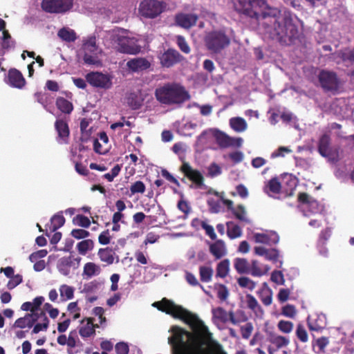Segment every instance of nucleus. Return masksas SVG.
<instances>
[{
    "instance_id": "obj_17",
    "label": "nucleus",
    "mask_w": 354,
    "mask_h": 354,
    "mask_svg": "<svg viewBox=\"0 0 354 354\" xmlns=\"http://www.w3.org/2000/svg\"><path fill=\"white\" fill-rule=\"evenodd\" d=\"M127 66L132 72L138 73L149 68L151 63L146 58L136 57L129 60Z\"/></svg>"
},
{
    "instance_id": "obj_54",
    "label": "nucleus",
    "mask_w": 354,
    "mask_h": 354,
    "mask_svg": "<svg viewBox=\"0 0 354 354\" xmlns=\"http://www.w3.org/2000/svg\"><path fill=\"white\" fill-rule=\"evenodd\" d=\"M229 296V291L223 284H218L217 288V297L221 301H225Z\"/></svg>"
},
{
    "instance_id": "obj_1",
    "label": "nucleus",
    "mask_w": 354,
    "mask_h": 354,
    "mask_svg": "<svg viewBox=\"0 0 354 354\" xmlns=\"http://www.w3.org/2000/svg\"><path fill=\"white\" fill-rule=\"evenodd\" d=\"M153 306L174 318L182 320L193 330L189 332L178 326H171V335L168 338L171 354H227L221 345H209L211 333L196 315L167 298L155 302Z\"/></svg>"
},
{
    "instance_id": "obj_38",
    "label": "nucleus",
    "mask_w": 354,
    "mask_h": 354,
    "mask_svg": "<svg viewBox=\"0 0 354 354\" xmlns=\"http://www.w3.org/2000/svg\"><path fill=\"white\" fill-rule=\"evenodd\" d=\"M270 342L275 345L277 348L286 346L289 344V340L286 337L281 335H272L269 339Z\"/></svg>"
},
{
    "instance_id": "obj_7",
    "label": "nucleus",
    "mask_w": 354,
    "mask_h": 354,
    "mask_svg": "<svg viewBox=\"0 0 354 354\" xmlns=\"http://www.w3.org/2000/svg\"><path fill=\"white\" fill-rule=\"evenodd\" d=\"M212 313L213 319L222 324H226L227 322H230L232 324L237 325L241 322H245L248 319L242 311H239L238 313L242 315L241 317H239L235 315L234 311L230 310L227 312L222 307L212 308Z\"/></svg>"
},
{
    "instance_id": "obj_20",
    "label": "nucleus",
    "mask_w": 354,
    "mask_h": 354,
    "mask_svg": "<svg viewBox=\"0 0 354 354\" xmlns=\"http://www.w3.org/2000/svg\"><path fill=\"white\" fill-rule=\"evenodd\" d=\"M254 239L256 243L272 245L277 244L279 241V237L277 234L268 235L263 233H256L254 235Z\"/></svg>"
},
{
    "instance_id": "obj_35",
    "label": "nucleus",
    "mask_w": 354,
    "mask_h": 354,
    "mask_svg": "<svg viewBox=\"0 0 354 354\" xmlns=\"http://www.w3.org/2000/svg\"><path fill=\"white\" fill-rule=\"evenodd\" d=\"M269 269L270 268L268 266H266L265 270H263L259 266V261L257 260H252L250 266V273L254 277H261L266 273Z\"/></svg>"
},
{
    "instance_id": "obj_27",
    "label": "nucleus",
    "mask_w": 354,
    "mask_h": 354,
    "mask_svg": "<svg viewBox=\"0 0 354 354\" xmlns=\"http://www.w3.org/2000/svg\"><path fill=\"white\" fill-rule=\"evenodd\" d=\"M234 266L239 274L250 273V265L245 258H236L234 260Z\"/></svg>"
},
{
    "instance_id": "obj_39",
    "label": "nucleus",
    "mask_w": 354,
    "mask_h": 354,
    "mask_svg": "<svg viewBox=\"0 0 354 354\" xmlns=\"http://www.w3.org/2000/svg\"><path fill=\"white\" fill-rule=\"evenodd\" d=\"M31 317L30 315H27V314L24 317H20L17 319L14 324L15 328H24L26 327L31 328L34 326L32 323V320L30 319L28 317Z\"/></svg>"
},
{
    "instance_id": "obj_14",
    "label": "nucleus",
    "mask_w": 354,
    "mask_h": 354,
    "mask_svg": "<svg viewBox=\"0 0 354 354\" xmlns=\"http://www.w3.org/2000/svg\"><path fill=\"white\" fill-rule=\"evenodd\" d=\"M5 80L11 87L19 89L23 88L26 85V80L22 73L16 68H10L8 71Z\"/></svg>"
},
{
    "instance_id": "obj_51",
    "label": "nucleus",
    "mask_w": 354,
    "mask_h": 354,
    "mask_svg": "<svg viewBox=\"0 0 354 354\" xmlns=\"http://www.w3.org/2000/svg\"><path fill=\"white\" fill-rule=\"evenodd\" d=\"M130 191L132 194L136 193L143 194L145 191V185L143 182L140 180L136 181L131 185Z\"/></svg>"
},
{
    "instance_id": "obj_19",
    "label": "nucleus",
    "mask_w": 354,
    "mask_h": 354,
    "mask_svg": "<svg viewBox=\"0 0 354 354\" xmlns=\"http://www.w3.org/2000/svg\"><path fill=\"white\" fill-rule=\"evenodd\" d=\"M55 129L58 134V138L64 142H67V140L70 135L69 127L66 121L63 119H57L55 122Z\"/></svg>"
},
{
    "instance_id": "obj_37",
    "label": "nucleus",
    "mask_w": 354,
    "mask_h": 354,
    "mask_svg": "<svg viewBox=\"0 0 354 354\" xmlns=\"http://www.w3.org/2000/svg\"><path fill=\"white\" fill-rule=\"evenodd\" d=\"M62 261V265L65 266H68L69 268H73V269H77L80 264V261L82 258L80 257H73V256H69L67 257H63L60 259Z\"/></svg>"
},
{
    "instance_id": "obj_45",
    "label": "nucleus",
    "mask_w": 354,
    "mask_h": 354,
    "mask_svg": "<svg viewBox=\"0 0 354 354\" xmlns=\"http://www.w3.org/2000/svg\"><path fill=\"white\" fill-rule=\"evenodd\" d=\"M307 322L310 330L320 331L324 328V324L322 320H312L310 318H308Z\"/></svg>"
},
{
    "instance_id": "obj_46",
    "label": "nucleus",
    "mask_w": 354,
    "mask_h": 354,
    "mask_svg": "<svg viewBox=\"0 0 354 354\" xmlns=\"http://www.w3.org/2000/svg\"><path fill=\"white\" fill-rule=\"evenodd\" d=\"M279 330L284 333H290L293 329V324L290 321L280 320L278 322Z\"/></svg>"
},
{
    "instance_id": "obj_15",
    "label": "nucleus",
    "mask_w": 354,
    "mask_h": 354,
    "mask_svg": "<svg viewBox=\"0 0 354 354\" xmlns=\"http://www.w3.org/2000/svg\"><path fill=\"white\" fill-rule=\"evenodd\" d=\"M198 16L194 13H178L175 17L176 24L183 28L189 29L195 26Z\"/></svg>"
},
{
    "instance_id": "obj_60",
    "label": "nucleus",
    "mask_w": 354,
    "mask_h": 354,
    "mask_svg": "<svg viewBox=\"0 0 354 354\" xmlns=\"http://www.w3.org/2000/svg\"><path fill=\"white\" fill-rule=\"evenodd\" d=\"M74 220L76 221L77 224L82 227L87 228L91 225L89 218L84 215L78 214L75 216Z\"/></svg>"
},
{
    "instance_id": "obj_41",
    "label": "nucleus",
    "mask_w": 354,
    "mask_h": 354,
    "mask_svg": "<svg viewBox=\"0 0 354 354\" xmlns=\"http://www.w3.org/2000/svg\"><path fill=\"white\" fill-rule=\"evenodd\" d=\"M237 283L240 287L248 288L250 290H254L256 286L255 282L247 277H239L237 279Z\"/></svg>"
},
{
    "instance_id": "obj_44",
    "label": "nucleus",
    "mask_w": 354,
    "mask_h": 354,
    "mask_svg": "<svg viewBox=\"0 0 354 354\" xmlns=\"http://www.w3.org/2000/svg\"><path fill=\"white\" fill-rule=\"evenodd\" d=\"M296 335L301 342H307L308 336L306 330L301 324H299L296 329Z\"/></svg>"
},
{
    "instance_id": "obj_2",
    "label": "nucleus",
    "mask_w": 354,
    "mask_h": 354,
    "mask_svg": "<svg viewBox=\"0 0 354 354\" xmlns=\"http://www.w3.org/2000/svg\"><path fill=\"white\" fill-rule=\"evenodd\" d=\"M262 20L263 25L268 28L270 37L281 45H290L299 38L298 27L289 12L281 14L279 10L269 8Z\"/></svg>"
},
{
    "instance_id": "obj_3",
    "label": "nucleus",
    "mask_w": 354,
    "mask_h": 354,
    "mask_svg": "<svg viewBox=\"0 0 354 354\" xmlns=\"http://www.w3.org/2000/svg\"><path fill=\"white\" fill-rule=\"evenodd\" d=\"M155 95L158 101L163 104H180L190 99L185 88L176 83H168L156 89Z\"/></svg>"
},
{
    "instance_id": "obj_12",
    "label": "nucleus",
    "mask_w": 354,
    "mask_h": 354,
    "mask_svg": "<svg viewBox=\"0 0 354 354\" xmlns=\"http://www.w3.org/2000/svg\"><path fill=\"white\" fill-rule=\"evenodd\" d=\"M180 171L184 175L199 188L203 185L204 177L200 171L193 169L188 162H183L180 167Z\"/></svg>"
},
{
    "instance_id": "obj_10",
    "label": "nucleus",
    "mask_w": 354,
    "mask_h": 354,
    "mask_svg": "<svg viewBox=\"0 0 354 354\" xmlns=\"http://www.w3.org/2000/svg\"><path fill=\"white\" fill-rule=\"evenodd\" d=\"M213 136L217 145L223 149L230 147H240L243 143V139L241 138H235L230 137L225 133L218 129L214 130Z\"/></svg>"
},
{
    "instance_id": "obj_22",
    "label": "nucleus",
    "mask_w": 354,
    "mask_h": 354,
    "mask_svg": "<svg viewBox=\"0 0 354 354\" xmlns=\"http://www.w3.org/2000/svg\"><path fill=\"white\" fill-rule=\"evenodd\" d=\"M65 223V218L62 215V212H58L53 215L50 218V224L46 225V227L50 232H55L57 229L62 227Z\"/></svg>"
},
{
    "instance_id": "obj_64",
    "label": "nucleus",
    "mask_w": 354,
    "mask_h": 354,
    "mask_svg": "<svg viewBox=\"0 0 354 354\" xmlns=\"http://www.w3.org/2000/svg\"><path fill=\"white\" fill-rule=\"evenodd\" d=\"M270 279L272 281L277 284H283L284 283L283 274L281 271H273L271 274Z\"/></svg>"
},
{
    "instance_id": "obj_31",
    "label": "nucleus",
    "mask_w": 354,
    "mask_h": 354,
    "mask_svg": "<svg viewBox=\"0 0 354 354\" xmlns=\"http://www.w3.org/2000/svg\"><path fill=\"white\" fill-rule=\"evenodd\" d=\"M230 127L236 132H242L247 128V123L242 118H233L230 120Z\"/></svg>"
},
{
    "instance_id": "obj_33",
    "label": "nucleus",
    "mask_w": 354,
    "mask_h": 354,
    "mask_svg": "<svg viewBox=\"0 0 354 354\" xmlns=\"http://www.w3.org/2000/svg\"><path fill=\"white\" fill-rule=\"evenodd\" d=\"M230 270V261L228 259H224L221 261L216 267V276L224 278L225 277Z\"/></svg>"
},
{
    "instance_id": "obj_9",
    "label": "nucleus",
    "mask_w": 354,
    "mask_h": 354,
    "mask_svg": "<svg viewBox=\"0 0 354 354\" xmlns=\"http://www.w3.org/2000/svg\"><path fill=\"white\" fill-rule=\"evenodd\" d=\"M164 9L162 2L156 0H144L140 4V13L147 18H155L162 13Z\"/></svg>"
},
{
    "instance_id": "obj_30",
    "label": "nucleus",
    "mask_w": 354,
    "mask_h": 354,
    "mask_svg": "<svg viewBox=\"0 0 354 354\" xmlns=\"http://www.w3.org/2000/svg\"><path fill=\"white\" fill-rule=\"evenodd\" d=\"M57 35L63 41H65L67 42L75 41L77 39L75 32L73 30L69 29L68 28H61L58 31Z\"/></svg>"
},
{
    "instance_id": "obj_13",
    "label": "nucleus",
    "mask_w": 354,
    "mask_h": 354,
    "mask_svg": "<svg viewBox=\"0 0 354 354\" xmlns=\"http://www.w3.org/2000/svg\"><path fill=\"white\" fill-rule=\"evenodd\" d=\"M159 58L162 66L169 68L178 63L181 60L182 55L176 50L169 48Z\"/></svg>"
},
{
    "instance_id": "obj_28",
    "label": "nucleus",
    "mask_w": 354,
    "mask_h": 354,
    "mask_svg": "<svg viewBox=\"0 0 354 354\" xmlns=\"http://www.w3.org/2000/svg\"><path fill=\"white\" fill-rule=\"evenodd\" d=\"M98 327L97 324H93V318L87 319V324L80 328L79 333L82 337H88L95 333V328Z\"/></svg>"
},
{
    "instance_id": "obj_48",
    "label": "nucleus",
    "mask_w": 354,
    "mask_h": 354,
    "mask_svg": "<svg viewBox=\"0 0 354 354\" xmlns=\"http://www.w3.org/2000/svg\"><path fill=\"white\" fill-rule=\"evenodd\" d=\"M253 325L251 322H248L245 325L241 326V336L243 339H248L253 331Z\"/></svg>"
},
{
    "instance_id": "obj_56",
    "label": "nucleus",
    "mask_w": 354,
    "mask_h": 354,
    "mask_svg": "<svg viewBox=\"0 0 354 354\" xmlns=\"http://www.w3.org/2000/svg\"><path fill=\"white\" fill-rule=\"evenodd\" d=\"M177 44L180 50L184 53L188 54L190 52V48L183 36L179 35L177 37Z\"/></svg>"
},
{
    "instance_id": "obj_61",
    "label": "nucleus",
    "mask_w": 354,
    "mask_h": 354,
    "mask_svg": "<svg viewBox=\"0 0 354 354\" xmlns=\"http://www.w3.org/2000/svg\"><path fill=\"white\" fill-rule=\"evenodd\" d=\"M22 282V276L21 274H15L10 278V280L7 284V287L9 290L15 288L17 286Z\"/></svg>"
},
{
    "instance_id": "obj_34",
    "label": "nucleus",
    "mask_w": 354,
    "mask_h": 354,
    "mask_svg": "<svg viewBox=\"0 0 354 354\" xmlns=\"http://www.w3.org/2000/svg\"><path fill=\"white\" fill-rule=\"evenodd\" d=\"M74 288L66 284H63L59 287L60 296L63 301L69 300L74 297Z\"/></svg>"
},
{
    "instance_id": "obj_25",
    "label": "nucleus",
    "mask_w": 354,
    "mask_h": 354,
    "mask_svg": "<svg viewBox=\"0 0 354 354\" xmlns=\"http://www.w3.org/2000/svg\"><path fill=\"white\" fill-rule=\"evenodd\" d=\"M100 272L101 268L99 266L93 262H88L84 266L82 274L84 279H90L93 276L98 275Z\"/></svg>"
},
{
    "instance_id": "obj_49",
    "label": "nucleus",
    "mask_w": 354,
    "mask_h": 354,
    "mask_svg": "<svg viewBox=\"0 0 354 354\" xmlns=\"http://www.w3.org/2000/svg\"><path fill=\"white\" fill-rule=\"evenodd\" d=\"M268 186L270 191L274 194H279L281 191V183L277 178L270 179Z\"/></svg>"
},
{
    "instance_id": "obj_23",
    "label": "nucleus",
    "mask_w": 354,
    "mask_h": 354,
    "mask_svg": "<svg viewBox=\"0 0 354 354\" xmlns=\"http://www.w3.org/2000/svg\"><path fill=\"white\" fill-rule=\"evenodd\" d=\"M245 297L248 308L252 310L257 317H261L263 315V310L256 298L250 294H248Z\"/></svg>"
},
{
    "instance_id": "obj_11",
    "label": "nucleus",
    "mask_w": 354,
    "mask_h": 354,
    "mask_svg": "<svg viewBox=\"0 0 354 354\" xmlns=\"http://www.w3.org/2000/svg\"><path fill=\"white\" fill-rule=\"evenodd\" d=\"M86 81L93 86L102 88H109L112 85L109 75L100 72H91L86 75Z\"/></svg>"
},
{
    "instance_id": "obj_32",
    "label": "nucleus",
    "mask_w": 354,
    "mask_h": 354,
    "mask_svg": "<svg viewBox=\"0 0 354 354\" xmlns=\"http://www.w3.org/2000/svg\"><path fill=\"white\" fill-rule=\"evenodd\" d=\"M94 242L91 239H85L79 242L77 245V250L82 255H85L88 251L93 250Z\"/></svg>"
},
{
    "instance_id": "obj_40",
    "label": "nucleus",
    "mask_w": 354,
    "mask_h": 354,
    "mask_svg": "<svg viewBox=\"0 0 354 354\" xmlns=\"http://www.w3.org/2000/svg\"><path fill=\"white\" fill-rule=\"evenodd\" d=\"M83 48L85 53H95L97 50L95 37H90L83 44Z\"/></svg>"
},
{
    "instance_id": "obj_21",
    "label": "nucleus",
    "mask_w": 354,
    "mask_h": 354,
    "mask_svg": "<svg viewBox=\"0 0 354 354\" xmlns=\"http://www.w3.org/2000/svg\"><path fill=\"white\" fill-rule=\"evenodd\" d=\"M210 253L217 259L223 257L226 253L225 243L218 239L209 245Z\"/></svg>"
},
{
    "instance_id": "obj_24",
    "label": "nucleus",
    "mask_w": 354,
    "mask_h": 354,
    "mask_svg": "<svg viewBox=\"0 0 354 354\" xmlns=\"http://www.w3.org/2000/svg\"><path fill=\"white\" fill-rule=\"evenodd\" d=\"M55 104L57 108L64 114H71L73 110L72 102L63 97H58L56 99Z\"/></svg>"
},
{
    "instance_id": "obj_6",
    "label": "nucleus",
    "mask_w": 354,
    "mask_h": 354,
    "mask_svg": "<svg viewBox=\"0 0 354 354\" xmlns=\"http://www.w3.org/2000/svg\"><path fill=\"white\" fill-rule=\"evenodd\" d=\"M317 77L320 86L325 92L335 93L339 91L340 82L335 72L322 69Z\"/></svg>"
},
{
    "instance_id": "obj_59",
    "label": "nucleus",
    "mask_w": 354,
    "mask_h": 354,
    "mask_svg": "<svg viewBox=\"0 0 354 354\" xmlns=\"http://www.w3.org/2000/svg\"><path fill=\"white\" fill-rule=\"evenodd\" d=\"M49 320L47 317H45L44 322L36 324L32 330V333L37 334L41 330H46L48 328Z\"/></svg>"
},
{
    "instance_id": "obj_5",
    "label": "nucleus",
    "mask_w": 354,
    "mask_h": 354,
    "mask_svg": "<svg viewBox=\"0 0 354 354\" xmlns=\"http://www.w3.org/2000/svg\"><path fill=\"white\" fill-rule=\"evenodd\" d=\"M204 42L209 51L218 54L230 45L231 39L224 30H214L205 35Z\"/></svg>"
},
{
    "instance_id": "obj_43",
    "label": "nucleus",
    "mask_w": 354,
    "mask_h": 354,
    "mask_svg": "<svg viewBox=\"0 0 354 354\" xmlns=\"http://www.w3.org/2000/svg\"><path fill=\"white\" fill-rule=\"evenodd\" d=\"M339 57L344 62L354 63V48L353 49L345 50L339 53Z\"/></svg>"
},
{
    "instance_id": "obj_29",
    "label": "nucleus",
    "mask_w": 354,
    "mask_h": 354,
    "mask_svg": "<svg viewBox=\"0 0 354 354\" xmlns=\"http://www.w3.org/2000/svg\"><path fill=\"white\" fill-rule=\"evenodd\" d=\"M142 99L136 93H131L127 97L129 106L133 110L139 109L142 105Z\"/></svg>"
},
{
    "instance_id": "obj_47",
    "label": "nucleus",
    "mask_w": 354,
    "mask_h": 354,
    "mask_svg": "<svg viewBox=\"0 0 354 354\" xmlns=\"http://www.w3.org/2000/svg\"><path fill=\"white\" fill-rule=\"evenodd\" d=\"M330 236L331 230L329 227H326V229L322 230L317 241L319 245L323 246L324 245H326V241L329 239Z\"/></svg>"
},
{
    "instance_id": "obj_50",
    "label": "nucleus",
    "mask_w": 354,
    "mask_h": 354,
    "mask_svg": "<svg viewBox=\"0 0 354 354\" xmlns=\"http://www.w3.org/2000/svg\"><path fill=\"white\" fill-rule=\"evenodd\" d=\"M201 226L205 231L206 235H207L212 240L216 239V234L214 232V227L212 225L203 221L201 222Z\"/></svg>"
},
{
    "instance_id": "obj_62",
    "label": "nucleus",
    "mask_w": 354,
    "mask_h": 354,
    "mask_svg": "<svg viewBox=\"0 0 354 354\" xmlns=\"http://www.w3.org/2000/svg\"><path fill=\"white\" fill-rule=\"evenodd\" d=\"M111 236L109 230L102 232L98 236V241L101 245H107L110 243Z\"/></svg>"
},
{
    "instance_id": "obj_42",
    "label": "nucleus",
    "mask_w": 354,
    "mask_h": 354,
    "mask_svg": "<svg viewBox=\"0 0 354 354\" xmlns=\"http://www.w3.org/2000/svg\"><path fill=\"white\" fill-rule=\"evenodd\" d=\"M230 222L227 223V226L228 227L227 234L228 237L231 239H234L241 236L242 234L241 227L238 225H234L232 227L230 228Z\"/></svg>"
},
{
    "instance_id": "obj_26",
    "label": "nucleus",
    "mask_w": 354,
    "mask_h": 354,
    "mask_svg": "<svg viewBox=\"0 0 354 354\" xmlns=\"http://www.w3.org/2000/svg\"><path fill=\"white\" fill-rule=\"evenodd\" d=\"M114 254L115 252L113 250L109 247L100 248L97 252V255L101 261L106 263L107 265H111L113 263Z\"/></svg>"
},
{
    "instance_id": "obj_55",
    "label": "nucleus",
    "mask_w": 354,
    "mask_h": 354,
    "mask_svg": "<svg viewBox=\"0 0 354 354\" xmlns=\"http://www.w3.org/2000/svg\"><path fill=\"white\" fill-rule=\"evenodd\" d=\"M265 258L267 260L272 261L273 263H277L279 257V250L275 248L268 249Z\"/></svg>"
},
{
    "instance_id": "obj_52",
    "label": "nucleus",
    "mask_w": 354,
    "mask_h": 354,
    "mask_svg": "<svg viewBox=\"0 0 354 354\" xmlns=\"http://www.w3.org/2000/svg\"><path fill=\"white\" fill-rule=\"evenodd\" d=\"M234 216L240 220L245 221V209L243 205H239L236 207H234L232 211Z\"/></svg>"
},
{
    "instance_id": "obj_8",
    "label": "nucleus",
    "mask_w": 354,
    "mask_h": 354,
    "mask_svg": "<svg viewBox=\"0 0 354 354\" xmlns=\"http://www.w3.org/2000/svg\"><path fill=\"white\" fill-rule=\"evenodd\" d=\"M73 6V0H42L41 7L47 13H65Z\"/></svg>"
},
{
    "instance_id": "obj_36",
    "label": "nucleus",
    "mask_w": 354,
    "mask_h": 354,
    "mask_svg": "<svg viewBox=\"0 0 354 354\" xmlns=\"http://www.w3.org/2000/svg\"><path fill=\"white\" fill-rule=\"evenodd\" d=\"M200 279L203 282H209L213 275V270L208 266H201L199 268Z\"/></svg>"
},
{
    "instance_id": "obj_63",
    "label": "nucleus",
    "mask_w": 354,
    "mask_h": 354,
    "mask_svg": "<svg viewBox=\"0 0 354 354\" xmlns=\"http://www.w3.org/2000/svg\"><path fill=\"white\" fill-rule=\"evenodd\" d=\"M115 349L117 354H128L129 351L127 343L123 342L117 343Z\"/></svg>"
},
{
    "instance_id": "obj_4",
    "label": "nucleus",
    "mask_w": 354,
    "mask_h": 354,
    "mask_svg": "<svg viewBox=\"0 0 354 354\" xmlns=\"http://www.w3.org/2000/svg\"><path fill=\"white\" fill-rule=\"evenodd\" d=\"M234 10L249 17L259 21L263 19V14L266 12L264 8L267 3L265 0H232Z\"/></svg>"
},
{
    "instance_id": "obj_18",
    "label": "nucleus",
    "mask_w": 354,
    "mask_h": 354,
    "mask_svg": "<svg viewBox=\"0 0 354 354\" xmlns=\"http://www.w3.org/2000/svg\"><path fill=\"white\" fill-rule=\"evenodd\" d=\"M331 139L330 135L324 133L320 136L318 141L317 149L319 154L324 158H329L331 155Z\"/></svg>"
},
{
    "instance_id": "obj_53",
    "label": "nucleus",
    "mask_w": 354,
    "mask_h": 354,
    "mask_svg": "<svg viewBox=\"0 0 354 354\" xmlns=\"http://www.w3.org/2000/svg\"><path fill=\"white\" fill-rule=\"evenodd\" d=\"M281 313L287 317L293 318L296 315L295 307L293 305L287 304L282 308Z\"/></svg>"
},
{
    "instance_id": "obj_58",
    "label": "nucleus",
    "mask_w": 354,
    "mask_h": 354,
    "mask_svg": "<svg viewBox=\"0 0 354 354\" xmlns=\"http://www.w3.org/2000/svg\"><path fill=\"white\" fill-rule=\"evenodd\" d=\"M71 234L75 239H82L89 236L90 232L83 229H73Z\"/></svg>"
},
{
    "instance_id": "obj_57",
    "label": "nucleus",
    "mask_w": 354,
    "mask_h": 354,
    "mask_svg": "<svg viewBox=\"0 0 354 354\" xmlns=\"http://www.w3.org/2000/svg\"><path fill=\"white\" fill-rule=\"evenodd\" d=\"M208 175L212 177H216L222 173L221 168L215 162H212L207 168Z\"/></svg>"
},
{
    "instance_id": "obj_16",
    "label": "nucleus",
    "mask_w": 354,
    "mask_h": 354,
    "mask_svg": "<svg viewBox=\"0 0 354 354\" xmlns=\"http://www.w3.org/2000/svg\"><path fill=\"white\" fill-rule=\"evenodd\" d=\"M118 51L122 53L136 55L140 52V48L132 44L131 39L125 37H120L118 39Z\"/></svg>"
}]
</instances>
